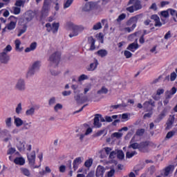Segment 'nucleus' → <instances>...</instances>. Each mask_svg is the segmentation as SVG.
<instances>
[{
  "mask_svg": "<svg viewBox=\"0 0 177 177\" xmlns=\"http://www.w3.org/2000/svg\"><path fill=\"white\" fill-rule=\"evenodd\" d=\"M15 89L19 92H24L26 91V80L24 78L18 79L15 85Z\"/></svg>",
  "mask_w": 177,
  "mask_h": 177,
  "instance_id": "0eeeda50",
  "label": "nucleus"
},
{
  "mask_svg": "<svg viewBox=\"0 0 177 177\" xmlns=\"http://www.w3.org/2000/svg\"><path fill=\"white\" fill-rule=\"evenodd\" d=\"M102 28V23L97 22V24H94L93 26V30L95 31L97 30H100Z\"/></svg>",
  "mask_w": 177,
  "mask_h": 177,
  "instance_id": "3c124183",
  "label": "nucleus"
},
{
  "mask_svg": "<svg viewBox=\"0 0 177 177\" xmlns=\"http://www.w3.org/2000/svg\"><path fill=\"white\" fill-rule=\"evenodd\" d=\"M24 129H30V128H31V122H26V121L25 122H24Z\"/></svg>",
  "mask_w": 177,
  "mask_h": 177,
  "instance_id": "0e129e2a",
  "label": "nucleus"
},
{
  "mask_svg": "<svg viewBox=\"0 0 177 177\" xmlns=\"http://www.w3.org/2000/svg\"><path fill=\"white\" fill-rule=\"evenodd\" d=\"M174 169H175L174 165H169L162 171L161 175L163 176H168L169 174H172V172H174Z\"/></svg>",
  "mask_w": 177,
  "mask_h": 177,
  "instance_id": "4468645a",
  "label": "nucleus"
},
{
  "mask_svg": "<svg viewBox=\"0 0 177 177\" xmlns=\"http://www.w3.org/2000/svg\"><path fill=\"white\" fill-rule=\"evenodd\" d=\"M138 34H139V33L138 32H136L134 34L130 35L128 37V40L132 41H133V39H135V41H136V38H138L136 37V35H138Z\"/></svg>",
  "mask_w": 177,
  "mask_h": 177,
  "instance_id": "5fc2aeb1",
  "label": "nucleus"
},
{
  "mask_svg": "<svg viewBox=\"0 0 177 177\" xmlns=\"http://www.w3.org/2000/svg\"><path fill=\"white\" fill-rule=\"evenodd\" d=\"M92 88V84L90 83H86L83 85L84 95H86L88 92Z\"/></svg>",
  "mask_w": 177,
  "mask_h": 177,
  "instance_id": "7c9ffc66",
  "label": "nucleus"
},
{
  "mask_svg": "<svg viewBox=\"0 0 177 177\" xmlns=\"http://www.w3.org/2000/svg\"><path fill=\"white\" fill-rule=\"evenodd\" d=\"M25 114L27 117H32V115L35 114V108L34 106H32L28 109L26 111Z\"/></svg>",
  "mask_w": 177,
  "mask_h": 177,
  "instance_id": "cd10ccee",
  "label": "nucleus"
},
{
  "mask_svg": "<svg viewBox=\"0 0 177 177\" xmlns=\"http://www.w3.org/2000/svg\"><path fill=\"white\" fill-rule=\"evenodd\" d=\"M12 50V46L10 45H8L3 50V53H9V52H10Z\"/></svg>",
  "mask_w": 177,
  "mask_h": 177,
  "instance_id": "bf43d9fd",
  "label": "nucleus"
},
{
  "mask_svg": "<svg viewBox=\"0 0 177 177\" xmlns=\"http://www.w3.org/2000/svg\"><path fill=\"white\" fill-rule=\"evenodd\" d=\"M36 71H35L32 68H30L26 73V78H31V77H33Z\"/></svg>",
  "mask_w": 177,
  "mask_h": 177,
  "instance_id": "c9c22d12",
  "label": "nucleus"
},
{
  "mask_svg": "<svg viewBox=\"0 0 177 177\" xmlns=\"http://www.w3.org/2000/svg\"><path fill=\"white\" fill-rule=\"evenodd\" d=\"M21 111H23V107L21 106V103H19L15 108V113L17 114H21Z\"/></svg>",
  "mask_w": 177,
  "mask_h": 177,
  "instance_id": "37998d69",
  "label": "nucleus"
},
{
  "mask_svg": "<svg viewBox=\"0 0 177 177\" xmlns=\"http://www.w3.org/2000/svg\"><path fill=\"white\" fill-rule=\"evenodd\" d=\"M138 153L136 151H131V149H128V151L126 153V158H132L133 156H136Z\"/></svg>",
  "mask_w": 177,
  "mask_h": 177,
  "instance_id": "f704fd0d",
  "label": "nucleus"
},
{
  "mask_svg": "<svg viewBox=\"0 0 177 177\" xmlns=\"http://www.w3.org/2000/svg\"><path fill=\"white\" fill-rule=\"evenodd\" d=\"M20 26H22V28L19 30L17 37H21L26 31H27V25L26 24H23V22H19Z\"/></svg>",
  "mask_w": 177,
  "mask_h": 177,
  "instance_id": "5701e85b",
  "label": "nucleus"
},
{
  "mask_svg": "<svg viewBox=\"0 0 177 177\" xmlns=\"http://www.w3.org/2000/svg\"><path fill=\"white\" fill-rule=\"evenodd\" d=\"M143 133H145V129H138L136 131V135H138V136H143Z\"/></svg>",
  "mask_w": 177,
  "mask_h": 177,
  "instance_id": "338daca9",
  "label": "nucleus"
},
{
  "mask_svg": "<svg viewBox=\"0 0 177 177\" xmlns=\"http://www.w3.org/2000/svg\"><path fill=\"white\" fill-rule=\"evenodd\" d=\"M66 30L72 31V33L69 34L70 38L73 37H77L80 32H82L85 30L83 26L75 25L72 22H68L66 26Z\"/></svg>",
  "mask_w": 177,
  "mask_h": 177,
  "instance_id": "f257e3e1",
  "label": "nucleus"
},
{
  "mask_svg": "<svg viewBox=\"0 0 177 177\" xmlns=\"http://www.w3.org/2000/svg\"><path fill=\"white\" fill-rule=\"evenodd\" d=\"M129 149H133V150H136V149H139L140 150V144H138V142H135L133 144H131L129 147Z\"/></svg>",
  "mask_w": 177,
  "mask_h": 177,
  "instance_id": "58836bf2",
  "label": "nucleus"
},
{
  "mask_svg": "<svg viewBox=\"0 0 177 177\" xmlns=\"http://www.w3.org/2000/svg\"><path fill=\"white\" fill-rule=\"evenodd\" d=\"M117 118H118V115H113L112 116H106L105 121H106V122H113V120H117Z\"/></svg>",
  "mask_w": 177,
  "mask_h": 177,
  "instance_id": "e433bc0d",
  "label": "nucleus"
},
{
  "mask_svg": "<svg viewBox=\"0 0 177 177\" xmlns=\"http://www.w3.org/2000/svg\"><path fill=\"white\" fill-rule=\"evenodd\" d=\"M89 77L86 75H81L79 77H78V81L79 82H81L82 81H85V80H88Z\"/></svg>",
  "mask_w": 177,
  "mask_h": 177,
  "instance_id": "603ef678",
  "label": "nucleus"
},
{
  "mask_svg": "<svg viewBox=\"0 0 177 177\" xmlns=\"http://www.w3.org/2000/svg\"><path fill=\"white\" fill-rule=\"evenodd\" d=\"M27 157L29 165L32 169H35V168H39L41 165H35V151H32L31 152H27Z\"/></svg>",
  "mask_w": 177,
  "mask_h": 177,
  "instance_id": "39448f33",
  "label": "nucleus"
},
{
  "mask_svg": "<svg viewBox=\"0 0 177 177\" xmlns=\"http://www.w3.org/2000/svg\"><path fill=\"white\" fill-rule=\"evenodd\" d=\"M118 117H122V122H125V121H128L129 120V116L128 113H123L122 115H118Z\"/></svg>",
  "mask_w": 177,
  "mask_h": 177,
  "instance_id": "c03bdc74",
  "label": "nucleus"
},
{
  "mask_svg": "<svg viewBox=\"0 0 177 177\" xmlns=\"http://www.w3.org/2000/svg\"><path fill=\"white\" fill-rule=\"evenodd\" d=\"M5 122H6V127L7 128H10L12 127V118H7L5 120Z\"/></svg>",
  "mask_w": 177,
  "mask_h": 177,
  "instance_id": "a18cd8bd",
  "label": "nucleus"
},
{
  "mask_svg": "<svg viewBox=\"0 0 177 177\" xmlns=\"http://www.w3.org/2000/svg\"><path fill=\"white\" fill-rule=\"evenodd\" d=\"M37 49V42L32 43L29 47H27L25 49V52L28 53V52H32V50H35Z\"/></svg>",
  "mask_w": 177,
  "mask_h": 177,
  "instance_id": "c756f323",
  "label": "nucleus"
},
{
  "mask_svg": "<svg viewBox=\"0 0 177 177\" xmlns=\"http://www.w3.org/2000/svg\"><path fill=\"white\" fill-rule=\"evenodd\" d=\"M175 133H176V131H171L168 132L166 136L167 139H171V138L172 136H174V135H175Z\"/></svg>",
  "mask_w": 177,
  "mask_h": 177,
  "instance_id": "e2e57ef3",
  "label": "nucleus"
},
{
  "mask_svg": "<svg viewBox=\"0 0 177 177\" xmlns=\"http://www.w3.org/2000/svg\"><path fill=\"white\" fill-rule=\"evenodd\" d=\"M88 41L91 44L90 50H93L95 49V39L93 37H88Z\"/></svg>",
  "mask_w": 177,
  "mask_h": 177,
  "instance_id": "a19ab883",
  "label": "nucleus"
},
{
  "mask_svg": "<svg viewBox=\"0 0 177 177\" xmlns=\"http://www.w3.org/2000/svg\"><path fill=\"white\" fill-rule=\"evenodd\" d=\"M14 163L16 165L23 166L26 164V159L22 156L17 157L14 159Z\"/></svg>",
  "mask_w": 177,
  "mask_h": 177,
  "instance_id": "a211bd4d",
  "label": "nucleus"
},
{
  "mask_svg": "<svg viewBox=\"0 0 177 177\" xmlns=\"http://www.w3.org/2000/svg\"><path fill=\"white\" fill-rule=\"evenodd\" d=\"M160 16H162L163 19H168V17H169V10H167L160 12Z\"/></svg>",
  "mask_w": 177,
  "mask_h": 177,
  "instance_id": "79ce46f5",
  "label": "nucleus"
},
{
  "mask_svg": "<svg viewBox=\"0 0 177 177\" xmlns=\"http://www.w3.org/2000/svg\"><path fill=\"white\" fill-rule=\"evenodd\" d=\"M15 45L16 52H22L23 51V48L20 47V45H21V41H20V39H15Z\"/></svg>",
  "mask_w": 177,
  "mask_h": 177,
  "instance_id": "bb28decb",
  "label": "nucleus"
},
{
  "mask_svg": "<svg viewBox=\"0 0 177 177\" xmlns=\"http://www.w3.org/2000/svg\"><path fill=\"white\" fill-rule=\"evenodd\" d=\"M97 55H98V56H100V57H104L105 56H107V50H100L97 52Z\"/></svg>",
  "mask_w": 177,
  "mask_h": 177,
  "instance_id": "ea45409f",
  "label": "nucleus"
},
{
  "mask_svg": "<svg viewBox=\"0 0 177 177\" xmlns=\"http://www.w3.org/2000/svg\"><path fill=\"white\" fill-rule=\"evenodd\" d=\"M12 144L16 146L20 151L24 150V142L19 138V136H15L12 139Z\"/></svg>",
  "mask_w": 177,
  "mask_h": 177,
  "instance_id": "9d476101",
  "label": "nucleus"
},
{
  "mask_svg": "<svg viewBox=\"0 0 177 177\" xmlns=\"http://www.w3.org/2000/svg\"><path fill=\"white\" fill-rule=\"evenodd\" d=\"M125 17H127V15L125 14H122L118 17L117 21H122V20H124Z\"/></svg>",
  "mask_w": 177,
  "mask_h": 177,
  "instance_id": "774afa93",
  "label": "nucleus"
},
{
  "mask_svg": "<svg viewBox=\"0 0 177 177\" xmlns=\"http://www.w3.org/2000/svg\"><path fill=\"white\" fill-rule=\"evenodd\" d=\"M82 161H84V158H82V157H78L74 160V161H73L74 171H77V169H78V165H80V164H81V162H82Z\"/></svg>",
  "mask_w": 177,
  "mask_h": 177,
  "instance_id": "6ab92c4d",
  "label": "nucleus"
},
{
  "mask_svg": "<svg viewBox=\"0 0 177 177\" xmlns=\"http://www.w3.org/2000/svg\"><path fill=\"white\" fill-rule=\"evenodd\" d=\"M140 17H142V15H136L135 17H133L129 19V23L133 24H136V23H138V20H139V19H140Z\"/></svg>",
  "mask_w": 177,
  "mask_h": 177,
  "instance_id": "72a5a7b5",
  "label": "nucleus"
},
{
  "mask_svg": "<svg viewBox=\"0 0 177 177\" xmlns=\"http://www.w3.org/2000/svg\"><path fill=\"white\" fill-rule=\"evenodd\" d=\"M104 172H106V169L103 166H98L96 169V176H103Z\"/></svg>",
  "mask_w": 177,
  "mask_h": 177,
  "instance_id": "393cba45",
  "label": "nucleus"
},
{
  "mask_svg": "<svg viewBox=\"0 0 177 177\" xmlns=\"http://www.w3.org/2000/svg\"><path fill=\"white\" fill-rule=\"evenodd\" d=\"M93 6H95V4H93V2L86 3L83 6L82 10L84 12H91V10H92V9H93Z\"/></svg>",
  "mask_w": 177,
  "mask_h": 177,
  "instance_id": "412c9836",
  "label": "nucleus"
},
{
  "mask_svg": "<svg viewBox=\"0 0 177 177\" xmlns=\"http://www.w3.org/2000/svg\"><path fill=\"white\" fill-rule=\"evenodd\" d=\"M12 9L13 10L14 15H20V12H21L20 7L13 6Z\"/></svg>",
  "mask_w": 177,
  "mask_h": 177,
  "instance_id": "09e8293b",
  "label": "nucleus"
},
{
  "mask_svg": "<svg viewBox=\"0 0 177 177\" xmlns=\"http://www.w3.org/2000/svg\"><path fill=\"white\" fill-rule=\"evenodd\" d=\"M10 19L12 21L8 24H7L6 27L3 29V32H5L6 30H9L10 31L16 28V24H17V17L15 16H11Z\"/></svg>",
  "mask_w": 177,
  "mask_h": 177,
  "instance_id": "1a4fd4ad",
  "label": "nucleus"
},
{
  "mask_svg": "<svg viewBox=\"0 0 177 177\" xmlns=\"http://www.w3.org/2000/svg\"><path fill=\"white\" fill-rule=\"evenodd\" d=\"M128 5H132L131 6L126 8V10L130 13H133V12H136V10H140V9H142L140 0H129Z\"/></svg>",
  "mask_w": 177,
  "mask_h": 177,
  "instance_id": "f03ea898",
  "label": "nucleus"
},
{
  "mask_svg": "<svg viewBox=\"0 0 177 177\" xmlns=\"http://www.w3.org/2000/svg\"><path fill=\"white\" fill-rule=\"evenodd\" d=\"M20 172L21 174H22V175H24V176H27V177L31 176V171H30V169L26 167H21Z\"/></svg>",
  "mask_w": 177,
  "mask_h": 177,
  "instance_id": "c85d7f7f",
  "label": "nucleus"
},
{
  "mask_svg": "<svg viewBox=\"0 0 177 177\" xmlns=\"http://www.w3.org/2000/svg\"><path fill=\"white\" fill-rule=\"evenodd\" d=\"M117 156H118V158H119V160H124V158L125 157V154H124V152L122 150H118L117 151Z\"/></svg>",
  "mask_w": 177,
  "mask_h": 177,
  "instance_id": "de8ad7c7",
  "label": "nucleus"
},
{
  "mask_svg": "<svg viewBox=\"0 0 177 177\" xmlns=\"http://www.w3.org/2000/svg\"><path fill=\"white\" fill-rule=\"evenodd\" d=\"M61 55L62 54L59 51H56L50 55L49 58V62H50V66L51 67H57L60 62Z\"/></svg>",
  "mask_w": 177,
  "mask_h": 177,
  "instance_id": "20e7f679",
  "label": "nucleus"
},
{
  "mask_svg": "<svg viewBox=\"0 0 177 177\" xmlns=\"http://www.w3.org/2000/svg\"><path fill=\"white\" fill-rule=\"evenodd\" d=\"M107 92H109V90L105 87H102L100 90L97 91V93L98 95H102L107 93Z\"/></svg>",
  "mask_w": 177,
  "mask_h": 177,
  "instance_id": "4d7b16f0",
  "label": "nucleus"
},
{
  "mask_svg": "<svg viewBox=\"0 0 177 177\" xmlns=\"http://www.w3.org/2000/svg\"><path fill=\"white\" fill-rule=\"evenodd\" d=\"M111 150H113V149H111V147H104V149H102L100 151V158H106L109 156V154L111 153Z\"/></svg>",
  "mask_w": 177,
  "mask_h": 177,
  "instance_id": "ddd939ff",
  "label": "nucleus"
},
{
  "mask_svg": "<svg viewBox=\"0 0 177 177\" xmlns=\"http://www.w3.org/2000/svg\"><path fill=\"white\" fill-rule=\"evenodd\" d=\"M62 109H63V105L60 103L57 104L54 106V111H55V113H57L59 110H62Z\"/></svg>",
  "mask_w": 177,
  "mask_h": 177,
  "instance_id": "864d4df0",
  "label": "nucleus"
},
{
  "mask_svg": "<svg viewBox=\"0 0 177 177\" xmlns=\"http://www.w3.org/2000/svg\"><path fill=\"white\" fill-rule=\"evenodd\" d=\"M73 0H66L63 5L64 9H67L73 5Z\"/></svg>",
  "mask_w": 177,
  "mask_h": 177,
  "instance_id": "4c0bfd02",
  "label": "nucleus"
},
{
  "mask_svg": "<svg viewBox=\"0 0 177 177\" xmlns=\"http://www.w3.org/2000/svg\"><path fill=\"white\" fill-rule=\"evenodd\" d=\"M114 174H115V170H114V169H111L109 171L107 172V176L113 177L114 176Z\"/></svg>",
  "mask_w": 177,
  "mask_h": 177,
  "instance_id": "69168bd1",
  "label": "nucleus"
},
{
  "mask_svg": "<svg viewBox=\"0 0 177 177\" xmlns=\"http://www.w3.org/2000/svg\"><path fill=\"white\" fill-rule=\"evenodd\" d=\"M71 88H72V89L73 91V93L75 95V99L78 100V99H80V93L81 91H82V86L78 87V85L73 84L71 86Z\"/></svg>",
  "mask_w": 177,
  "mask_h": 177,
  "instance_id": "f8f14e48",
  "label": "nucleus"
},
{
  "mask_svg": "<svg viewBox=\"0 0 177 177\" xmlns=\"http://www.w3.org/2000/svg\"><path fill=\"white\" fill-rule=\"evenodd\" d=\"M136 28V24H133L131 28L127 27L124 28V31L127 32H131V31H133Z\"/></svg>",
  "mask_w": 177,
  "mask_h": 177,
  "instance_id": "13d9d810",
  "label": "nucleus"
},
{
  "mask_svg": "<svg viewBox=\"0 0 177 177\" xmlns=\"http://www.w3.org/2000/svg\"><path fill=\"white\" fill-rule=\"evenodd\" d=\"M55 103H56V97H52L51 98H50V100H48L49 106H53Z\"/></svg>",
  "mask_w": 177,
  "mask_h": 177,
  "instance_id": "680f3d73",
  "label": "nucleus"
},
{
  "mask_svg": "<svg viewBox=\"0 0 177 177\" xmlns=\"http://www.w3.org/2000/svg\"><path fill=\"white\" fill-rule=\"evenodd\" d=\"M149 146V142H144L140 143V150H143V149H146Z\"/></svg>",
  "mask_w": 177,
  "mask_h": 177,
  "instance_id": "6e6d98bb",
  "label": "nucleus"
},
{
  "mask_svg": "<svg viewBox=\"0 0 177 177\" xmlns=\"http://www.w3.org/2000/svg\"><path fill=\"white\" fill-rule=\"evenodd\" d=\"M0 139H1L3 143H9L10 145V140L12 139L10 131L8 130V129H0Z\"/></svg>",
  "mask_w": 177,
  "mask_h": 177,
  "instance_id": "7ed1b4c3",
  "label": "nucleus"
},
{
  "mask_svg": "<svg viewBox=\"0 0 177 177\" xmlns=\"http://www.w3.org/2000/svg\"><path fill=\"white\" fill-rule=\"evenodd\" d=\"M14 124H15V127H17V128H19L24 124V121H23V120H21V118L15 116L14 117Z\"/></svg>",
  "mask_w": 177,
  "mask_h": 177,
  "instance_id": "4be33fe9",
  "label": "nucleus"
},
{
  "mask_svg": "<svg viewBox=\"0 0 177 177\" xmlns=\"http://www.w3.org/2000/svg\"><path fill=\"white\" fill-rule=\"evenodd\" d=\"M155 102L153 100H149V101H146L143 104V109L146 110V111H149V110H151V106H154Z\"/></svg>",
  "mask_w": 177,
  "mask_h": 177,
  "instance_id": "2eb2a0df",
  "label": "nucleus"
},
{
  "mask_svg": "<svg viewBox=\"0 0 177 177\" xmlns=\"http://www.w3.org/2000/svg\"><path fill=\"white\" fill-rule=\"evenodd\" d=\"M93 161L92 160V159H89V160H87L85 163H84V165L85 167H86L87 168H89V167H91L92 166V164H93Z\"/></svg>",
  "mask_w": 177,
  "mask_h": 177,
  "instance_id": "052dcab7",
  "label": "nucleus"
},
{
  "mask_svg": "<svg viewBox=\"0 0 177 177\" xmlns=\"http://www.w3.org/2000/svg\"><path fill=\"white\" fill-rule=\"evenodd\" d=\"M9 55L6 54V53H0V62L3 63V64H6L8 62H9Z\"/></svg>",
  "mask_w": 177,
  "mask_h": 177,
  "instance_id": "f3484780",
  "label": "nucleus"
},
{
  "mask_svg": "<svg viewBox=\"0 0 177 177\" xmlns=\"http://www.w3.org/2000/svg\"><path fill=\"white\" fill-rule=\"evenodd\" d=\"M53 68H56V66H51L50 65V73L51 75H53L54 77L59 75V74H60V71H57V69H53Z\"/></svg>",
  "mask_w": 177,
  "mask_h": 177,
  "instance_id": "473e14b6",
  "label": "nucleus"
},
{
  "mask_svg": "<svg viewBox=\"0 0 177 177\" xmlns=\"http://www.w3.org/2000/svg\"><path fill=\"white\" fill-rule=\"evenodd\" d=\"M99 62L97 59H95L93 63L90 64V66L87 68L88 71H95V68H97V66Z\"/></svg>",
  "mask_w": 177,
  "mask_h": 177,
  "instance_id": "a878e982",
  "label": "nucleus"
},
{
  "mask_svg": "<svg viewBox=\"0 0 177 177\" xmlns=\"http://www.w3.org/2000/svg\"><path fill=\"white\" fill-rule=\"evenodd\" d=\"M164 92H165V90H164V88H158L156 91V93L153 94L152 97L154 99V100H160V95H162Z\"/></svg>",
  "mask_w": 177,
  "mask_h": 177,
  "instance_id": "aec40b11",
  "label": "nucleus"
},
{
  "mask_svg": "<svg viewBox=\"0 0 177 177\" xmlns=\"http://www.w3.org/2000/svg\"><path fill=\"white\" fill-rule=\"evenodd\" d=\"M174 120L173 118L169 119L167 120L166 129H171V128H172V125L174 124Z\"/></svg>",
  "mask_w": 177,
  "mask_h": 177,
  "instance_id": "49530a36",
  "label": "nucleus"
},
{
  "mask_svg": "<svg viewBox=\"0 0 177 177\" xmlns=\"http://www.w3.org/2000/svg\"><path fill=\"white\" fill-rule=\"evenodd\" d=\"M96 37H97V39L100 41V42H101V44H103L104 35H103V33H102V32H100L96 35Z\"/></svg>",
  "mask_w": 177,
  "mask_h": 177,
  "instance_id": "8fccbe9b",
  "label": "nucleus"
},
{
  "mask_svg": "<svg viewBox=\"0 0 177 177\" xmlns=\"http://www.w3.org/2000/svg\"><path fill=\"white\" fill-rule=\"evenodd\" d=\"M41 67V62L40 61H35L31 66V68H32L33 70L38 71V70H39Z\"/></svg>",
  "mask_w": 177,
  "mask_h": 177,
  "instance_id": "2f4dec72",
  "label": "nucleus"
},
{
  "mask_svg": "<svg viewBox=\"0 0 177 177\" xmlns=\"http://www.w3.org/2000/svg\"><path fill=\"white\" fill-rule=\"evenodd\" d=\"M50 10V3L47 0H45L41 9V15L43 17L48 16L49 10Z\"/></svg>",
  "mask_w": 177,
  "mask_h": 177,
  "instance_id": "9b49d317",
  "label": "nucleus"
},
{
  "mask_svg": "<svg viewBox=\"0 0 177 177\" xmlns=\"http://www.w3.org/2000/svg\"><path fill=\"white\" fill-rule=\"evenodd\" d=\"M93 125L95 128H100V127H102V123H100V115H96L95 116Z\"/></svg>",
  "mask_w": 177,
  "mask_h": 177,
  "instance_id": "b1692460",
  "label": "nucleus"
},
{
  "mask_svg": "<svg viewBox=\"0 0 177 177\" xmlns=\"http://www.w3.org/2000/svg\"><path fill=\"white\" fill-rule=\"evenodd\" d=\"M35 15V14H34V12L28 11L24 14V19H21L19 22H22V24H26L27 26V24H28V23H30V21H31V20L34 19Z\"/></svg>",
  "mask_w": 177,
  "mask_h": 177,
  "instance_id": "6e6552de",
  "label": "nucleus"
},
{
  "mask_svg": "<svg viewBox=\"0 0 177 177\" xmlns=\"http://www.w3.org/2000/svg\"><path fill=\"white\" fill-rule=\"evenodd\" d=\"M138 48L139 44H138V38H136V41L134 43L130 44L127 47V50H131V52H135V50Z\"/></svg>",
  "mask_w": 177,
  "mask_h": 177,
  "instance_id": "dca6fc26",
  "label": "nucleus"
},
{
  "mask_svg": "<svg viewBox=\"0 0 177 177\" xmlns=\"http://www.w3.org/2000/svg\"><path fill=\"white\" fill-rule=\"evenodd\" d=\"M45 26L48 32H53V34H56V32L59 31V27L60 26V24L59 22H54L53 24L50 23H47Z\"/></svg>",
  "mask_w": 177,
  "mask_h": 177,
  "instance_id": "423d86ee",
  "label": "nucleus"
}]
</instances>
